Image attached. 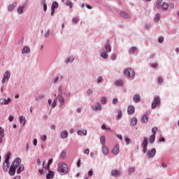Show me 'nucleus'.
<instances>
[{
  "mask_svg": "<svg viewBox=\"0 0 179 179\" xmlns=\"http://www.w3.org/2000/svg\"><path fill=\"white\" fill-rule=\"evenodd\" d=\"M24 170V166L23 164H20L17 169V174H21L22 171Z\"/></svg>",
  "mask_w": 179,
  "mask_h": 179,
  "instance_id": "obj_26",
  "label": "nucleus"
},
{
  "mask_svg": "<svg viewBox=\"0 0 179 179\" xmlns=\"http://www.w3.org/2000/svg\"><path fill=\"white\" fill-rule=\"evenodd\" d=\"M110 59L112 61H115L117 59V55L112 54L111 56H110Z\"/></svg>",
  "mask_w": 179,
  "mask_h": 179,
  "instance_id": "obj_52",
  "label": "nucleus"
},
{
  "mask_svg": "<svg viewBox=\"0 0 179 179\" xmlns=\"http://www.w3.org/2000/svg\"><path fill=\"white\" fill-rule=\"evenodd\" d=\"M102 152H103V155L107 156V155L109 153L108 148H107V147H106V145H103Z\"/></svg>",
  "mask_w": 179,
  "mask_h": 179,
  "instance_id": "obj_33",
  "label": "nucleus"
},
{
  "mask_svg": "<svg viewBox=\"0 0 179 179\" xmlns=\"http://www.w3.org/2000/svg\"><path fill=\"white\" fill-rule=\"evenodd\" d=\"M162 10H167L169 8V3L164 2L162 3V6H161Z\"/></svg>",
  "mask_w": 179,
  "mask_h": 179,
  "instance_id": "obj_36",
  "label": "nucleus"
},
{
  "mask_svg": "<svg viewBox=\"0 0 179 179\" xmlns=\"http://www.w3.org/2000/svg\"><path fill=\"white\" fill-rule=\"evenodd\" d=\"M100 55L102 59H108V52H106L103 50H100Z\"/></svg>",
  "mask_w": 179,
  "mask_h": 179,
  "instance_id": "obj_17",
  "label": "nucleus"
},
{
  "mask_svg": "<svg viewBox=\"0 0 179 179\" xmlns=\"http://www.w3.org/2000/svg\"><path fill=\"white\" fill-rule=\"evenodd\" d=\"M163 41H164V38L163 36H161L158 38V43H159L160 44H162Z\"/></svg>",
  "mask_w": 179,
  "mask_h": 179,
  "instance_id": "obj_61",
  "label": "nucleus"
},
{
  "mask_svg": "<svg viewBox=\"0 0 179 179\" xmlns=\"http://www.w3.org/2000/svg\"><path fill=\"white\" fill-rule=\"evenodd\" d=\"M10 152H7L6 157H5V161L6 163L9 162V160H10Z\"/></svg>",
  "mask_w": 179,
  "mask_h": 179,
  "instance_id": "obj_37",
  "label": "nucleus"
},
{
  "mask_svg": "<svg viewBox=\"0 0 179 179\" xmlns=\"http://www.w3.org/2000/svg\"><path fill=\"white\" fill-rule=\"evenodd\" d=\"M96 82H97L98 84H99L101 82H103V77L99 76L97 78Z\"/></svg>",
  "mask_w": 179,
  "mask_h": 179,
  "instance_id": "obj_58",
  "label": "nucleus"
},
{
  "mask_svg": "<svg viewBox=\"0 0 179 179\" xmlns=\"http://www.w3.org/2000/svg\"><path fill=\"white\" fill-rule=\"evenodd\" d=\"M68 165L65 163L59 164L58 165V173L60 176H65L68 173L69 170Z\"/></svg>",
  "mask_w": 179,
  "mask_h": 179,
  "instance_id": "obj_2",
  "label": "nucleus"
},
{
  "mask_svg": "<svg viewBox=\"0 0 179 179\" xmlns=\"http://www.w3.org/2000/svg\"><path fill=\"white\" fill-rule=\"evenodd\" d=\"M3 78H6L7 81L9 80V79H10V71H6L4 73Z\"/></svg>",
  "mask_w": 179,
  "mask_h": 179,
  "instance_id": "obj_23",
  "label": "nucleus"
},
{
  "mask_svg": "<svg viewBox=\"0 0 179 179\" xmlns=\"http://www.w3.org/2000/svg\"><path fill=\"white\" fill-rule=\"evenodd\" d=\"M10 101H11L10 98H8L7 99L5 98L0 99V104H3V106H8V104H9Z\"/></svg>",
  "mask_w": 179,
  "mask_h": 179,
  "instance_id": "obj_12",
  "label": "nucleus"
},
{
  "mask_svg": "<svg viewBox=\"0 0 179 179\" xmlns=\"http://www.w3.org/2000/svg\"><path fill=\"white\" fill-rule=\"evenodd\" d=\"M160 20V15L159 14H156V17L155 18V22H159Z\"/></svg>",
  "mask_w": 179,
  "mask_h": 179,
  "instance_id": "obj_59",
  "label": "nucleus"
},
{
  "mask_svg": "<svg viewBox=\"0 0 179 179\" xmlns=\"http://www.w3.org/2000/svg\"><path fill=\"white\" fill-rule=\"evenodd\" d=\"M41 140H42L43 142H45V141H47V135H43L41 136Z\"/></svg>",
  "mask_w": 179,
  "mask_h": 179,
  "instance_id": "obj_56",
  "label": "nucleus"
},
{
  "mask_svg": "<svg viewBox=\"0 0 179 179\" xmlns=\"http://www.w3.org/2000/svg\"><path fill=\"white\" fill-rule=\"evenodd\" d=\"M93 94V90L88 89L86 92V94H87V96H90V94Z\"/></svg>",
  "mask_w": 179,
  "mask_h": 179,
  "instance_id": "obj_55",
  "label": "nucleus"
},
{
  "mask_svg": "<svg viewBox=\"0 0 179 179\" xmlns=\"http://www.w3.org/2000/svg\"><path fill=\"white\" fill-rule=\"evenodd\" d=\"M147 156L149 159L153 158L156 156V148H152L151 150H147Z\"/></svg>",
  "mask_w": 179,
  "mask_h": 179,
  "instance_id": "obj_7",
  "label": "nucleus"
},
{
  "mask_svg": "<svg viewBox=\"0 0 179 179\" xmlns=\"http://www.w3.org/2000/svg\"><path fill=\"white\" fill-rule=\"evenodd\" d=\"M128 173H129V176H131L132 174V173H135V168H133V167L129 168Z\"/></svg>",
  "mask_w": 179,
  "mask_h": 179,
  "instance_id": "obj_48",
  "label": "nucleus"
},
{
  "mask_svg": "<svg viewBox=\"0 0 179 179\" xmlns=\"http://www.w3.org/2000/svg\"><path fill=\"white\" fill-rule=\"evenodd\" d=\"M127 113L129 115H134V114H135V107L132 105H129L127 108Z\"/></svg>",
  "mask_w": 179,
  "mask_h": 179,
  "instance_id": "obj_11",
  "label": "nucleus"
},
{
  "mask_svg": "<svg viewBox=\"0 0 179 179\" xmlns=\"http://www.w3.org/2000/svg\"><path fill=\"white\" fill-rule=\"evenodd\" d=\"M21 163H22V159L17 157L15 159V160L12 163L11 166H13L14 167L17 169V167L20 166Z\"/></svg>",
  "mask_w": 179,
  "mask_h": 179,
  "instance_id": "obj_9",
  "label": "nucleus"
},
{
  "mask_svg": "<svg viewBox=\"0 0 179 179\" xmlns=\"http://www.w3.org/2000/svg\"><path fill=\"white\" fill-rule=\"evenodd\" d=\"M148 145H149V138L146 136H144L141 143L142 152L144 154L148 152Z\"/></svg>",
  "mask_w": 179,
  "mask_h": 179,
  "instance_id": "obj_3",
  "label": "nucleus"
},
{
  "mask_svg": "<svg viewBox=\"0 0 179 179\" xmlns=\"http://www.w3.org/2000/svg\"><path fill=\"white\" fill-rule=\"evenodd\" d=\"M81 163H82V161H81L80 158H79L76 162V166H77L78 169L80 168Z\"/></svg>",
  "mask_w": 179,
  "mask_h": 179,
  "instance_id": "obj_51",
  "label": "nucleus"
},
{
  "mask_svg": "<svg viewBox=\"0 0 179 179\" xmlns=\"http://www.w3.org/2000/svg\"><path fill=\"white\" fill-rule=\"evenodd\" d=\"M115 86H119V87H121L122 85H124V83L121 80H116L115 83Z\"/></svg>",
  "mask_w": 179,
  "mask_h": 179,
  "instance_id": "obj_38",
  "label": "nucleus"
},
{
  "mask_svg": "<svg viewBox=\"0 0 179 179\" xmlns=\"http://www.w3.org/2000/svg\"><path fill=\"white\" fill-rule=\"evenodd\" d=\"M112 177H118L120 176V171L115 169L111 171Z\"/></svg>",
  "mask_w": 179,
  "mask_h": 179,
  "instance_id": "obj_25",
  "label": "nucleus"
},
{
  "mask_svg": "<svg viewBox=\"0 0 179 179\" xmlns=\"http://www.w3.org/2000/svg\"><path fill=\"white\" fill-rule=\"evenodd\" d=\"M66 6H69V8H72L73 6V4L71 2V1L67 0L66 2Z\"/></svg>",
  "mask_w": 179,
  "mask_h": 179,
  "instance_id": "obj_50",
  "label": "nucleus"
},
{
  "mask_svg": "<svg viewBox=\"0 0 179 179\" xmlns=\"http://www.w3.org/2000/svg\"><path fill=\"white\" fill-rule=\"evenodd\" d=\"M64 80V75L57 74L55 78L52 79V83L57 85V83H61Z\"/></svg>",
  "mask_w": 179,
  "mask_h": 179,
  "instance_id": "obj_5",
  "label": "nucleus"
},
{
  "mask_svg": "<svg viewBox=\"0 0 179 179\" xmlns=\"http://www.w3.org/2000/svg\"><path fill=\"white\" fill-rule=\"evenodd\" d=\"M122 117V110L121 109L118 110V114L116 116V120H121V118Z\"/></svg>",
  "mask_w": 179,
  "mask_h": 179,
  "instance_id": "obj_35",
  "label": "nucleus"
},
{
  "mask_svg": "<svg viewBox=\"0 0 179 179\" xmlns=\"http://www.w3.org/2000/svg\"><path fill=\"white\" fill-rule=\"evenodd\" d=\"M168 8H169V9H174V3H170L168 4Z\"/></svg>",
  "mask_w": 179,
  "mask_h": 179,
  "instance_id": "obj_62",
  "label": "nucleus"
},
{
  "mask_svg": "<svg viewBox=\"0 0 179 179\" xmlns=\"http://www.w3.org/2000/svg\"><path fill=\"white\" fill-rule=\"evenodd\" d=\"M0 136L5 138V129L2 127H0Z\"/></svg>",
  "mask_w": 179,
  "mask_h": 179,
  "instance_id": "obj_42",
  "label": "nucleus"
},
{
  "mask_svg": "<svg viewBox=\"0 0 179 179\" xmlns=\"http://www.w3.org/2000/svg\"><path fill=\"white\" fill-rule=\"evenodd\" d=\"M151 68H152V69H157V66H159V64L157 63H153L150 64Z\"/></svg>",
  "mask_w": 179,
  "mask_h": 179,
  "instance_id": "obj_49",
  "label": "nucleus"
},
{
  "mask_svg": "<svg viewBox=\"0 0 179 179\" xmlns=\"http://www.w3.org/2000/svg\"><path fill=\"white\" fill-rule=\"evenodd\" d=\"M94 111H101V103L96 102L95 106H92Z\"/></svg>",
  "mask_w": 179,
  "mask_h": 179,
  "instance_id": "obj_18",
  "label": "nucleus"
},
{
  "mask_svg": "<svg viewBox=\"0 0 179 179\" xmlns=\"http://www.w3.org/2000/svg\"><path fill=\"white\" fill-rule=\"evenodd\" d=\"M138 124V118L136 117H134L130 120V125L134 127V125H136Z\"/></svg>",
  "mask_w": 179,
  "mask_h": 179,
  "instance_id": "obj_22",
  "label": "nucleus"
},
{
  "mask_svg": "<svg viewBox=\"0 0 179 179\" xmlns=\"http://www.w3.org/2000/svg\"><path fill=\"white\" fill-rule=\"evenodd\" d=\"M45 96L44 94H39L36 96V101H38V100H43V99H45Z\"/></svg>",
  "mask_w": 179,
  "mask_h": 179,
  "instance_id": "obj_43",
  "label": "nucleus"
},
{
  "mask_svg": "<svg viewBox=\"0 0 179 179\" xmlns=\"http://www.w3.org/2000/svg\"><path fill=\"white\" fill-rule=\"evenodd\" d=\"M163 5V0H157L156 3V8L160 9Z\"/></svg>",
  "mask_w": 179,
  "mask_h": 179,
  "instance_id": "obj_29",
  "label": "nucleus"
},
{
  "mask_svg": "<svg viewBox=\"0 0 179 179\" xmlns=\"http://www.w3.org/2000/svg\"><path fill=\"white\" fill-rule=\"evenodd\" d=\"M145 29L146 30H150V29L152 27V24H150V23H147L145 24Z\"/></svg>",
  "mask_w": 179,
  "mask_h": 179,
  "instance_id": "obj_57",
  "label": "nucleus"
},
{
  "mask_svg": "<svg viewBox=\"0 0 179 179\" xmlns=\"http://www.w3.org/2000/svg\"><path fill=\"white\" fill-rule=\"evenodd\" d=\"M57 101H58V100L57 99V98H55L53 100V102L51 105V110H52V108H55V107H57Z\"/></svg>",
  "mask_w": 179,
  "mask_h": 179,
  "instance_id": "obj_41",
  "label": "nucleus"
},
{
  "mask_svg": "<svg viewBox=\"0 0 179 179\" xmlns=\"http://www.w3.org/2000/svg\"><path fill=\"white\" fill-rule=\"evenodd\" d=\"M57 96H62V89L59 87L58 89V95Z\"/></svg>",
  "mask_w": 179,
  "mask_h": 179,
  "instance_id": "obj_63",
  "label": "nucleus"
},
{
  "mask_svg": "<svg viewBox=\"0 0 179 179\" xmlns=\"http://www.w3.org/2000/svg\"><path fill=\"white\" fill-rule=\"evenodd\" d=\"M93 176V170L90 169L88 171V177H92Z\"/></svg>",
  "mask_w": 179,
  "mask_h": 179,
  "instance_id": "obj_64",
  "label": "nucleus"
},
{
  "mask_svg": "<svg viewBox=\"0 0 179 179\" xmlns=\"http://www.w3.org/2000/svg\"><path fill=\"white\" fill-rule=\"evenodd\" d=\"M30 51V48H29L28 46H24L22 48V54H29Z\"/></svg>",
  "mask_w": 179,
  "mask_h": 179,
  "instance_id": "obj_24",
  "label": "nucleus"
},
{
  "mask_svg": "<svg viewBox=\"0 0 179 179\" xmlns=\"http://www.w3.org/2000/svg\"><path fill=\"white\" fill-rule=\"evenodd\" d=\"M149 121V113L145 112L141 117V124H146Z\"/></svg>",
  "mask_w": 179,
  "mask_h": 179,
  "instance_id": "obj_8",
  "label": "nucleus"
},
{
  "mask_svg": "<svg viewBox=\"0 0 179 179\" xmlns=\"http://www.w3.org/2000/svg\"><path fill=\"white\" fill-rule=\"evenodd\" d=\"M120 17H123L124 19H128V17H129V15L126 12L122 11L120 13Z\"/></svg>",
  "mask_w": 179,
  "mask_h": 179,
  "instance_id": "obj_32",
  "label": "nucleus"
},
{
  "mask_svg": "<svg viewBox=\"0 0 179 179\" xmlns=\"http://www.w3.org/2000/svg\"><path fill=\"white\" fill-rule=\"evenodd\" d=\"M72 22H73V23H75L76 24H78V23H79V20H78L77 17H73L72 19Z\"/></svg>",
  "mask_w": 179,
  "mask_h": 179,
  "instance_id": "obj_60",
  "label": "nucleus"
},
{
  "mask_svg": "<svg viewBox=\"0 0 179 179\" xmlns=\"http://www.w3.org/2000/svg\"><path fill=\"white\" fill-rule=\"evenodd\" d=\"M16 168L15 166H14L13 165H10L9 171H8V174L9 176H14L15 174H16Z\"/></svg>",
  "mask_w": 179,
  "mask_h": 179,
  "instance_id": "obj_13",
  "label": "nucleus"
},
{
  "mask_svg": "<svg viewBox=\"0 0 179 179\" xmlns=\"http://www.w3.org/2000/svg\"><path fill=\"white\" fill-rule=\"evenodd\" d=\"M19 121L23 126L26 125V118L23 116H20Z\"/></svg>",
  "mask_w": 179,
  "mask_h": 179,
  "instance_id": "obj_31",
  "label": "nucleus"
},
{
  "mask_svg": "<svg viewBox=\"0 0 179 179\" xmlns=\"http://www.w3.org/2000/svg\"><path fill=\"white\" fill-rule=\"evenodd\" d=\"M124 141H125L126 145H129L130 143H132V141L131 140V138H129V137L127 136H124Z\"/></svg>",
  "mask_w": 179,
  "mask_h": 179,
  "instance_id": "obj_40",
  "label": "nucleus"
},
{
  "mask_svg": "<svg viewBox=\"0 0 179 179\" xmlns=\"http://www.w3.org/2000/svg\"><path fill=\"white\" fill-rule=\"evenodd\" d=\"M135 51H138V48L136 46H133L129 48V54L131 55L132 54H134Z\"/></svg>",
  "mask_w": 179,
  "mask_h": 179,
  "instance_id": "obj_27",
  "label": "nucleus"
},
{
  "mask_svg": "<svg viewBox=\"0 0 179 179\" xmlns=\"http://www.w3.org/2000/svg\"><path fill=\"white\" fill-rule=\"evenodd\" d=\"M51 164H52V159H50L48 162V165L47 167L45 168L46 170H49L50 169V166H51Z\"/></svg>",
  "mask_w": 179,
  "mask_h": 179,
  "instance_id": "obj_47",
  "label": "nucleus"
},
{
  "mask_svg": "<svg viewBox=\"0 0 179 179\" xmlns=\"http://www.w3.org/2000/svg\"><path fill=\"white\" fill-rule=\"evenodd\" d=\"M160 103H162V99H160V96H155L154 100L151 104L152 110H155L157 106H160Z\"/></svg>",
  "mask_w": 179,
  "mask_h": 179,
  "instance_id": "obj_4",
  "label": "nucleus"
},
{
  "mask_svg": "<svg viewBox=\"0 0 179 179\" xmlns=\"http://www.w3.org/2000/svg\"><path fill=\"white\" fill-rule=\"evenodd\" d=\"M101 51H105L106 52H111V45H110V40H107L103 47L101 49Z\"/></svg>",
  "mask_w": 179,
  "mask_h": 179,
  "instance_id": "obj_6",
  "label": "nucleus"
},
{
  "mask_svg": "<svg viewBox=\"0 0 179 179\" xmlns=\"http://www.w3.org/2000/svg\"><path fill=\"white\" fill-rule=\"evenodd\" d=\"M155 141H156V135L152 134L149 138L150 143H155Z\"/></svg>",
  "mask_w": 179,
  "mask_h": 179,
  "instance_id": "obj_30",
  "label": "nucleus"
},
{
  "mask_svg": "<svg viewBox=\"0 0 179 179\" xmlns=\"http://www.w3.org/2000/svg\"><path fill=\"white\" fill-rule=\"evenodd\" d=\"M112 153H113V155H115V156H117V155H118V153H120V144L117 143L114 145V148L112 150Z\"/></svg>",
  "mask_w": 179,
  "mask_h": 179,
  "instance_id": "obj_10",
  "label": "nucleus"
},
{
  "mask_svg": "<svg viewBox=\"0 0 179 179\" xmlns=\"http://www.w3.org/2000/svg\"><path fill=\"white\" fill-rule=\"evenodd\" d=\"M60 157L61 159H65L66 157V150H62L60 153Z\"/></svg>",
  "mask_w": 179,
  "mask_h": 179,
  "instance_id": "obj_44",
  "label": "nucleus"
},
{
  "mask_svg": "<svg viewBox=\"0 0 179 179\" xmlns=\"http://www.w3.org/2000/svg\"><path fill=\"white\" fill-rule=\"evenodd\" d=\"M133 101L136 103L141 102V95L139 94H135L133 96Z\"/></svg>",
  "mask_w": 179,
  "mask_h": 179,
  "instance_id": "obj_16",
  "label": "nucleus"
},
{
  "mask_svg": "<svg viewBox=\"0 0 179 179\" xmlns=\"http://www.w3.org/2000/svg\"><path fill=\"white\" fill-rule=\"evenodd\" d=\"M163 83V78L162 77H158L157 78V83L159 85H162V83Z\"/></svg>",
  "mask_w": 179,
  "mask_h": 179,
  "instance_id": "obj_53",
  "label": "nucleus"
},
{
  "mask_svg": "<svg viewBox=\"0 0 179 179\" xmlns=\"http://www.w3.org/2000/svg\"><path fill=\"white\" fill-rule=\"evenodd\" d=\"M124 74L129 80H134V79H135V71H134L132 68L124 69Z\"/></svg>",
  "mask_w": 179,
  "mask_h": 179,
  "instance_id": "obj_1",
  "label": "nucleus"
},
{
  "mask_svg": "<svg viewBox=\"0 0 179 179\" xmlns=\"http://www.w3.org/2000/svg\"><path fill=\"white\" fill-rule=\"evenodd\" d=\"M46 170L48 171V173L46 175V178L47 179H52V178H54V176H55L54 171L50 170V169H46Z\"/></svg>",
  "mask_w": 179,
  "mask_h": 179,
  "instance_id": "obj_19",
  "label": "nucleus"
},
{
  "mask_svg": "<svg viewBox=\"0 0 179 179\" xmlns=\"http://www.w3.org/2000/svg\"><path fill=\"white\" fill-rule=\"evenodd\" d=\"M9 167H10V163L4 161L3 163V171H4V173H7L8 170H9Z\"/></svg>",
  "mask_w": 179,
  "mask_h": 179,
  "instance_id": "obj_14",
  "label": "nucleus"
},
{
  "mask_svg": "<svg viewBox=\"0 0 179 179\" xmlns=\"http://www.w3.org/2000/svg\"><path fill=\"white\" fill-rule=\"evenodd\" d=\"M75 61V57L73 56H69L65 60V64H72Z\"/></svg>",
  "mask_w": 179,
  "mask_h": 179,
  "instance_id": "obj_21",
  "label": "nucleus"
},
{
  "mask_svg": "<svg viewBox=\"0 0 179 179\" xmlns=\"http://www.w3.org/2000/svg\"><path fill=\"white\" fill-rule=\"evenodd\" d=\"M100 143L103 146H106V136H101L100 137Z\"/></svg>",
  "mask_w": 179,
  "mask_h": 179,
  "instance_id": "obj_34",
  "label": "nucleus"
},
{
  "mask_svg": "<svg viewBox=\"0 0 179 179\" xmlns=\"http://www.w3.org/2000/svg\"><path fill=\"white\" fill-rule=\"evenodd\" d=\"M101 104H103V105L106 104L107 103V97L101 96Z\"/></svg>",
  "mask_w": 179,
  "mask_h": 179,
  "instance_id": "obj_46",
  "label": "nucleus"
},
{
  "mask_svg": "<svg viewBox=\"0 0 179 179\" xmlns=\"http://www.w3.org/2000/svg\"><path fill=\"white\" fill-rule=\"evenodd\" d=\"M17 6V2L14 1L12 4L8 5V6L7 7V9L8 12H12V10H13V9H15V8H16Z\"/></svg>",
  "mask_w": 179,
  "mask_h": 179,
  "instance_id": "obj_15",
  "label": "nucleus"
},
{
  "mask_svg": "<svg viewBox=\"0 0 179 179\" xmlns=\"http://www.w3.org/2000/svg\"><path fill=\"white\" fill-rule=\"evenodd\" d=\"M60 137L62 138V139H65V138H68V131L62 130L60 132Z\"/></svg>",
  "mask_w": 179,
  "mask_h": 179,
  "instance_id": "obj_20",
  "label": "nucleus"
},
{
  "mask_svg": "<svg viewBox=\"0 0 179 179\" xmlns=\"http://www.w3.org/2000/svg\"><path fill=\"white\" fill-rule=\"evenodd\" d=\"M56 98L59 101V103H65V99H64L63 96H57Z\"/></svg>",
  "mask_w": 179,
  "mask_h": 179,
  "instance_id": "obj_39",
  "label": "nucleus"
},
{
  "mask_svg": "<svg viewBox=\"0 0 179 179\" xmlns=\"http://www.w3.org/2000/svg\"><path fill=\"white\" fill-rule=\"evenodd\" d=\"M151 131L152 135H156V132H157V127H152Z\"/></svg>",
  "mask_w": 179,
  "mask_h": 179,
  "instance_id": "obj_54",
  "label": "nucleus"
},
{
  "mask_svg": "<svg viewBox=\"0 0 179 179\" xmlns=\"http://www.w3.org/2000/svg\"><path fill=\"white\" fill-rule=\"evenodd\" d=\"M24 9V5L23 6H20L17 9V12L18 13V15H22L23 13V10Z\"/></svg>",
  "mask_w": 179,
  "mask_h": 179,
  "instance_id": "obj_28",
  "label": "nucleus"
},
{
  "mask_svg": "<svg viewBox=\"0 0 179 179\" xmlns=\"http://www.w3.org/2000/svg\"><path fill=\"white\" fill-rule=\"evenodd\" d=\"M51 8L52 9H57V8H58V2L53 1V3H52Z\"/></svg>",
  "mask_w": 179,
  "mask_h": 179,
  "instance_id": "obj_45",
  "label": "nucleus"
}]
</instances>
